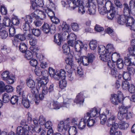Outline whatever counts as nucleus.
<instances>
[{"label": "nucleus", "instance_id": "f257e3e1", "mask_svg": "<svg viewBox=\"0 0 135 135\" xmlns=\"http://www.w3.org/2000/svg\"><path fill=\"white\" fill-rule=\"evenodd\" d=\"M76 119L73 118L71 119L68 118L66 120L61 121L58 125L57 130L62 132L64 130L66 131L71 125H77Z\"/></svg>", "mask_w": 135, "mask_h": 135}, {"label": "nucleus", "instance_id": "f03ea898", "mask_svg": "<svg viewBox=\"0 0 135 135\" xmlns=\"http://www.w3.org/2000/svg\"><path fill=\"white\" fill-rule=\"evenodd\" d=\"M128 107L122 105L119 108V111L118 113V118L121 120L124 118L127 120L131 118L132 114L130 112H128Z\"/></svg>", "mask_w": 135, "mask_h": 135}, {"label": "nucleus", "instance_id": "7ed1b4c3", "mask_svg": "<svg viewBox=\"0 0 135 135\" xmlns=\"http://www.w3.org/2000/svg\"><path fill=\"white\" fill-rule=\"evenodd\" d=\"M75 49L76 51L74 56L76 60H78V62L79 63L81 61V59L83 56H81V50L84 47V45L82 41H80L77 40L75 42Z\"/></svg>", "mask_w": 135, "mask_h": 135}, {"label": "nucleus", "instance_id": "20e7f679", "mask_svg": "<svg viewBox=\"0 0 135 135\" xmlns=\"http://www.w3.org/2000/svg\"><path fill=\"white\" fill-rule=\"evenodd\" d=\"M105 47L102 45L99 46L98 52L100 55L99 58L102 61L107 62L111 59V54L107 52L105 50Z\"/></svg>", "mask_w": 135, "mask_h": 135}, {"label": "nucleus", "instance_id": "39448f33", "mask_svg": "<svg viewBox=\"0 0 135 135\" xmlns=\"http://www.w3.org/2000/svg\"><path fill=\"white\" fill-rule=\"evenodd\" d=\"M53 8H54V7H52V9L48 7H45L43 8V9L50 17V19L53 23L55 24H57L60 23V20L55 16V13L52 11Z\"/></svg>", "mask_w": 135, "mask_h": 135}, {"label": "nucleus", "instance_id": "423d86ee", "mask_svg": "<svg viewBox=\"0 0 135 135\" xmlns=\"http://www.w3.org/2000/svg\"><path fill=\"white\" fill-rule=\"evenodd\" d=\"M23 91L22 86L21 85L18 86L17 87V92L20 95H22V103L24 107L27 108L29 107L30 103L29 100L26 98L23 97Z\"/></svg>", "mask_w": 135, "mask_h": 135}, {"label": "nucleus", "instance_id": "0eeeda50", "mask_svg": "<svg viewBox=\"0 0 135 135\" xmlns=\"http://www.w3.org/2000/svg\"><path fill=\"white\" fill-rule=\"evenodd\" d=\"M118 95L116 94H112L110 100L112 103L114 105H117L119 103L123 100V95L122 92L119 91L117 92Z\"/></svg>", "mask_w": 135, "mask_h": 135}, {"label": "nucleus", "instance_id": "6e6552de", "mask_svg": "<svg viewBox=\"0 0 135 135\" xmlns=\"http://www.w3.org/2000/svg\"><path fill=\"white\" fill-rule=\"evenodd\" d=\"M8 71H5L1 74V78L3 80L9 84L13 83L14 82L15 77L13 75H10Z\"/></svg>", "mask_w": 135, "mask_h": 135}, {"label": "nucleus", "instance_id": "1a4fd4ad", "mask_svg": "<svg viewBox=\"0 0 135 135\" xmlns=\"http://www.w3.org/2000/svg\"><path fill=\"white\" fill-rule=\"evenodd\" d=\"M26 83L27 86L30 88H31V91L35 96L37 93V86L35 87V83L34 81L32 79L28 78L26 80Z\"/></svg>", "mask_w": 135, "mask_h": 135}, {"label": "nucleus", "instance_id": "9d476101", "mask_svg": "<svg viewBox=\"0 0 135 135\" xmlns=\"http://www.w3.org/2000/svg\"><path fill=\"white\" fill-rule=\"evenodd\" d=\"M49 80H47L44 83L43 81L41 83L39 84L38 87L37 88V93L40 91H42V93L44 95L47 94L48 91V89L47 86V84L48 83Z\"/></svg>", "mask_w": 135, "mask_h": 135}, {"label": "nucleus", "instance_id": "9b49d317", "mask_svg": "<svg viewBox=\"0 0 135 135\" xmlns=\"http://www.w3.org/2000/svg\"><path fill=\"white\" fill-rule=\"evenodd\" d=\"M126 25L131 27V29L132 31V33H134L135 32V21L134 18L132 17L128 16H127Z\"/></svg>", "mask_w": 135, "mask_h": 135}, {"label": "nucleus", "instance_id": "f8f14e48", "mask_svg": "<svg viewBox=\"0 0 135 135\" xmlns=\"http://www.w3.org/2000/svg\"><path fill=\"white\" fill-rule=\"evenodd\" d=\"M42 28L43 31L45 33H50L52 34L55 33L56 28L54 26L52 28H51L48 24L45 23L42 26Z\"/></svg>", "mask_w": 135, "mask_h": 135}, {"label": "nucleus", "instance_id": "ddd939ff", "mask_svg": "<svg viewBox=\"0 0 135 135\" xmlns=\"http://www.w3.org/2000/svg\"><path fill=\"white\" fill-rule=\"evenodd\" d=\"M106 0H105V1ZM104 0H97L98 4V10L100 13L103 15L107 12L106 9L103 6V2Z\"/></svg>", "mask_w": 135, "mask_h": 135}, {"label": "nucleus", "instance_id": "4468645a", "mask_svg": "<svg viewBox=\"0 0 135 135\" xmlns=\"http://www.w3.org/2000/svg\"><path fill=\"white\" fill-rule=\"evenodd\" d=\"M43 5V0H33L31 8L33 10L37 9H38V6L42 7Z\"/></svg>", "mask_w": 135, "mask_h": 135}, {"label": "nucleus", "instance_id": "2eb2a0df", "mask_svg": "<svg viewBox=\"0 0 135 135\" xmlns=\"http://www.w3.org/2000/svg\"><path fill=\"white\" fill-rule=\"evenodd\" d=\"M100 109L98 108L94 107L90 109L89 112V115L90 117H93L96 116L97 117H98L100 115Z\"/></svg>", "mask_w": 135, "mask_h": 135}, {"label": "nucleus", "instance_id": "dca6fc26", "mask_svg": "<svg viewBox=\"0 0 135 135\" xmlns=\"http://www.w3.org/2000/svg\"><path fill=\"white\" fill-rule=\"evenodd\" d=\"M117 118L115 115H112L108 117L107 122V125L108 127H110L111 125L115 124H118L117 121Z\"/></svg>", "mask_w": 135, "mask_h": 135}, {"label": "nucleus", "instance_id": "f3484780", "mask_svg": "<svg viewBox=\"0 0 135 135\" xmlns=\"http://www.w3.org/2000/svg\"><path fill=\"white\" fill-rule=\"evenodd\" d=\"M84 101L83 94L81 92L78 94L74 102L77 104H81L83 103Z\"/></svg>", "mask_w": 135, "mask_h": 135}, {"label": "nucleus", "instance_id": "a211bd4d", "mask_svg": "<svg viewBox=\"0 0 135 135\" xmlns=\"http://www.w3.org/2000/svg\"><path fill=\"white\" fill-rule=\"evenodd\" d=\"M89 115V113H86L85 114L84 116L85 118H87L88 117V119L87 118V119L86 120V123H87L88 127H90L94 125L95 123V121L94 119H91L92 117H90Z\"/></svg>", "mask_w": 135, "mask_h": 135}, {"label": "nucleus", "instance_id": "6ab92c4d", "mask_svg": "<svg viewBox=\"0 0 135 135\" xmlns=\"http://www.w3.org/2000/svg\"><path fill=\"white\" fill-rule=\"evenodd\" d=\"M116 13L115 9V7H111L108 13L107 18L110 20H112L115 17Z\"/></svg>", "mask_w": 135, "mask_h": 135}, {"label": "nucleus", "instance_id": "aec40b11", "mask_svg": "<svg viewBox=\"0 0 135 135\" xmlns=\"http://www.w3.org/2000/svg\"><path fill=\"white\" fill-rule=\"evenodd\" d=\"M91 4H92V3H90L88 1V2L86 3V4L85 5V7L87 8V10H88L86 11V12L91 15L94 14L95 12V10L93 8Z\"/></svg>", "mask_w": 135, "mask_h": 135}, {"label": "nucleus", "instance_id": "412c9836", "mask_svg": "<svg viewBox=\"0 0 135 135\" xmlns=\"http://www.w3.org/2000/svg\"><path fill=\"white\" fill-rule=\"evenodd\" d=\"M17 133L20 135H26L29 133L28 130L25 127L18 126L17 128Z\"/></svg>", "mask_w": 135, "mask_h": 135}, {"label": "nucleus", "instance_id": "4be33fe9", "mask_svg": "<svg viewBox=\"0 0 135 135\" xmlns=\"http://www.w3.org/2000/svg\"><path fill=\"white\" fill-rule=\"evenodd\" d=\"M87 117V118H88ZM87 118H85V116L84 118L81 119L80 120L79 122L78 125V128L80 130L83 129L86 126V121Z\"/></svg>", "mask_w": 135, "mask_h": 135}, {"label": "nucleus", "instance_id": "5701e85b", "mask_svg": "<svg viewBox=\"0 0 135 135\" xmlns=\"http://www.w3.org/2000/svg\"><path fill=\"white\" fill-rule=\"evenodd\" d=\"M63 51L64 54L66 55H68L69 56L73 54H74L73 52H70V49L68 44H64L62 46Z\"/></svg>", "mask_w": 135, "mask_h": 135}, {"label": "nucleus", "instance_id": "b1692460", "mask_svg": "<svg viewBox=\"0 0 135 135\" xmlns=\"http://www.w3.org/2000/svg\"><path fill=\"white\" fill-rule=\"evenodd\" d=\"M74 55V54H72L71 55L68 56V57H67V58L65 60L66 63L70 65V67H71V68L74 67V65L73 60Z\"/></svg>", "mask_w": 135, "mask_h": 135}, {"label": "nucleus", "instance_id": "393cba45", "mask_svg": "<svg viewBox=\"0 0 135 135\" xmlns=\"http://www.w3.org/2000/svg\"><path fill=\"white\" fill-rule=\"evenodd\" d=\"M63 39L61 34H56L54 36V42L58 45H60Z\"/></svg>", "mask_w": 135, "mask_h": 135}, {"label": "nucleus", "instance_id": "a878e982", "mask_svg": "<svg viewBox=\"0 0 135 135\" xmlns=\"http://www.w3.org/2000/svg\"><path fill=\"white\" fill-rule=\"evenodd\" d=\"M35 12H37L38 16L41 19V20H44L45 19L46 15V12L45 11L43 10H40L37 9Z\"/></svg>", "mask_w": 135, "mask_h": 135}, {"label": "nucleus", "instance_id": "bb28decb", "mask_svg": "<svg viewBox=\"0 0 135 135\" xmlns=\"http://www.w3.org/2000/svg\"><path fill=\"white\" fill-rule=\"evenodd\" d=\"M127 17L124 15L120 16L118 17L117 22L120 25H123L126 22Z\"/></svg>", "mask_w": 135, "mask_h": 135}, {"label": "nucleus", "instance_id": "cd10ccee", "mask_svg": "<svg viewBox=\"0 0 135 135\" xmlns=\"http://www.w3.org/2000/svg\"><path fill=\"white\" fill-rule=\"evenodd\" d=\"M105 50L107 51V52L110 54L115 51V49L113 45L111 44H109L107 45Z\"/></svg>", "mask_w": 135, "mask_h": 135}, {"label": "nucleus", "instance_id": "c85d7f7f", "mask_svg": "<svg viewBox=\"0 0 135 135\" xmlns=\"http://www.w3.org/2000/svg\"><path fill=\"white\" fill-rule=\"evenodd\" d=\"M69 2L68 8L70 10H74L77 7V2H75L73 0H70Z\"/></svg>", "mask_w": 135, "mask_h": 135}, {"label": "nucleus", "instance_id": "c756f323", "mask_svg": "<svg viewBox=\"0 0 135 135\" xmlns=\"http://www.w3.org/2000/svg\"><path fill=\"white\" fill-rule=\"evenodd\" d=\"M77 7H79L78 12L81 14H83L85 13V9L83 5V2L81 3L77 2Z\"/></svg>", "mask_w": 135, "mask_h": 135}, {"label": "nucleus", "instance_id": "7c9ffc66", "mask_svg": "<svg viewBox=\"0 0 135 135\" xmlns=\"http://www.w3.org/2000/svg\"><path fill=\"white\" fill-rule=\"evenodd\" d=\"M120 55L119 53H117L115 51L113 52L111 54V59L112 61L115 62L118 59H120Z\"/></svg>", "mask_w": 135, "mask_h": 135}, {"label": "nucleus", "instance_id": "2f4dec72", "mask_svg": "<svg viewBox=\"0 0 135 135\" xmlns=\"http://www.w3.org/2000/svg\"><path fill=\"white\" fill-rule=\"evenodd\" d=\"M73 101V100L71 99L68 98L64 99L63 104L62 105V107H65L67 108L69 107L70 104Z\"/></svg>", "mask_w": 135, "mask_h": 135}, {"label": "nucleus", "instance_id": "473e14b6", "mask_svg": "<svg viewBox=\"0 0 135 135\" xmlns=\"http://www.w3.org/2000/svg\"><path fill=\"white\" fill-rule=\"evenodd\" d=\"M124 6L123 12L124 15L127 16L130 15L131 13V9L129 7L128 4L124 3Z\"/></svg>", "mask_w": 135, "mask_h": 135}, {"label": "nucleus", "instance_id": "72a5a7b5", "mask_svg": "<svg viewBox=\"0 0 135 135\" xmlns=\"http://www.w3.org/2000/svg\"><path fill=\"white\" fill-rule=\"evenodd\" d=\"M2 28H0V38L2 39H6L8 36V33L5 30Z\"/></svg>", "mask_w": 135, "mask_h": 135}, {"label": "nucleus", "instance_id": "f704fd0d", "mask_svg": "<svg viewBox=\"0 0 135 135\" xmlns=\"http://www.w3.org/2000/svg\"><path fill=\"white\" fill-rule=\"evenodd\" d=\"M131 58L128 57H125L124 58V63L127 66L134 65L135 66V61L132 62Z\"/></svg>", "mask_w": 135, "mask_h": 135}, {"label": "nucleus", "instance_id": "c9c22d12", "mask_svg": "<svg viewBox=\"0 0 135 135\" xmlns=\"http://www.w3.org/2000/svg\"><path fill=\"white\" fill-rule=\"evenodd\" d=\"M128 126V123L122 121L119 123L118 127L121 129L124 130L127 129Z\"/></svg>", "mask_w": 135, "mask_h": 135}, {"label": "nucleus", "instance_id": "e433bc0d", "mask_svg": "<svg viewBox=\"0 0 135 135\" xmlns=\"http://www.w3.org/2000/svg\"><path fill=\"white\" fill-rule=\"evenodd\" d=\"M68 132L69 135H76L77 133V128L74 126L70 127Z\"/></svg>", "mask_w": 135, "mask_h": 135}, {"label": "nucleus", "instance_id": "4c0bfd02", "mask_svg": "<svg viewBox=\"0 0 135 135\" xmlns=\"http://www.w3.org/2000/svg\"><path fill=\"white\" fill-rule=\"evenodd\" d=\"M89 45L90 49L93 50L96 49L97 46V42L95 40H92L90 41Z\"/></svg>", "mask_w": 135, "mask_h": 135}, {"label": "nucleus", "instance_id": "58836bf2", "mask_svg": "<svg viewBox=\"0 0 135 135\" xmlns=\"http://www.w3.org/2000/svg\"><path fill=\"white\" fill-rule=\"evenodd\" d=\"M19 48L20 51L24 53L26 51L27 49V46L26 44L24 43H21L20 45Z\"/></svg>", "mask_w": 135, "mask_h": 135}, {"label": "nucleus", "instance_id": "ea45409f", "mask_svg": "<svg viewBox=\"0 0 135 135\" xmlns=\"http://www.w3.org/2000/svg\"><path fill=\"white\" fill-rule=\"evenodd\" d=\"M112 126L109 131V133L110 135H113L116 132L118 127V124H115Z\"/></svg>", "mask_w": 135, "mask_h": 135}, {"label": "nucleus", "instance_id": "a19ab883", "mask_svg": "<svg viewBox=\"0 0 135 135\" xmlns=\"http://www.w3.org/2000/svg\"><path fill=\"white\" fill-rule=\"evenodd\" d=\"M109 74L113 77L116 78L117 76L118 73L117 69L115 67L110 69Z\"/></svg>", "mask_w": 135, "mask_h": 135}, {"label": "nucleus", "instance_id": "79ce46f5", "mask_svg": "<svg viewBox=\"0 0 135 135\" xmlns=\"http://www.w3.org/2000/svg\"><path fill=\"white\" fill-rule=\"evenodd\" d=\"M24 57L26 59L30 60L33 58V55L32 52L30 51L27 50L25 52Z\"/></svg>", "mask_w": 135, "mask_h": 135}, {"label": "nucleus", "instance_id": "37998d69", "mask_svg": "<svg viewBox=\"0 0 135 135\" xmlns=\"http://www.w3.org/2000/svg\"><path fill=\"white\" fill-rule=\"evenodd\" d=\"M18 97L16 95H14L12 97L10 100V103L12 105H15L18 103Z\"/></svg>", "mask_w": 135, "mask_h": 135}, {"label": "nucleus", "instance_id": "c03bdc74", "mask_svg": "<svg viewBox=\"0 0 135 135\" xmlns=\"http://www.w3.org/2000/svg\"><path fill=\"white\" fill-rule=\"evenodd\" d=\"M9 36H10L13 37L16 33V30L13 26H9L8 27Z\"/></svg>", "mask_w": 135, "mask_h": 135}, {"label": "nucleus", "instance_id": "a18cd8bd", "mask_svg": "<svg viewBox=\"0 0 135 135\" xmlns=\"http://www.w3.org/2000/svg\"><path fill=\"white\" fill-rule=\"evenodd\" d=\"M25 33L24 32L23 33H20L16 35L15 36V38L16 39H18L22 41L25 40Z\"/></svg>", "mask_w": 135, "mask_h": 135}, {"label": "nucleus", "instance_id": "49530a36", "mask_svg": "<svg viewBox=\"0 0 135 135\" xmlns=\"http://www.w3.org/2000/svg\"><path fill=\"white\" fill-rule=\"evenodd\" d=\"M62 28L63 31L68 33V31L69 28V26L66 24V22H63L62 25Z\"/></svg>", "mask_w": 135, "mask_h": 135}, {"label": "nucleus", "instance_id": "de8ad7c7", "mask_svg": "<svg viewBox=\"0 0 135 135\" xmlns=\"http://www.w3.org/2000/svg\"><path fill=\"white\" fill-rule=\"evenodd\" d=\"M59 86L60 88L62 89L66 87L67 82L65 79H63L59 81Z\"/></svg>", "mask_w": 135, "mask_h": 135}, {"label": "nucleus", "instance_id": "09e8293b", "mask_svg": "<svg viewBox=\"0 0 135 135\" xmlns=\"http://www.w3.org/2000/svg\"><path fill=\"white\" fill-rule=\"evenodd\" d=\"M10 97L8 94L6 93H4L2 95V99L4 103H6L10 100Z\"/></svg>", "mask_w": 135, "mask_h": 135}, {"label": "nucleus", "instance_id": "8fccbe9b", "mask_svg": "<svg viewBox=\"0 0 135 135\" xmlns=\"http://www.w3.org/2000/svg\"><path fill=\"white\" fill-rule=\"evenodd\" d=\"M11 23V20L8 17H5L3 20V24L5 26L9 27L10 26V25Z\"/></svg>", "mask_w": 135, "mask_h": 135}, {"label": "nucleus", "instance_id": "3c124183", "mask_svg": "<svg viewBox=\"0 0 135 135\" xmlns=\"http://www.w3.org/2000/svg\"><path fill=\"white\" fill-rule=\"evenodd\" d=\"M32 33L35 36L38 37L41 33V32L39 29L33 28L32 29Z\"/></svg>", "mask_w": 135, "mask_h": 135}, {"label": "nucleus", "instance_id": "603ef678", "mask_svg": "<svg viewBox=\"0 0 135 135\" xmlns=\"http://www.w3.org/2000/svg\"><path fill=\"white\" fill-rule=\"evenodd\" d=\"M130 86L129 83L127 81L125 80L122 81V86L123 90L128 89Z\"/></svg>", "mask_w": 135, "mask_h": 135}, {"label": "nucleus", "instance_id": "864d4df0", "mask_svg": "<svg viewBox=\"0 0 135 135\" xmlns=\"http://www.w3.org/2000/svg\"><path fill=\"white\" fill-rule=\"evenodd\" d=\"M80 62H82L84 65L87 66L90 63L88 61V59L86 56H83L81 59Z\"/></svg>", "mask_w": 135, "mask_h": 135}, {"label": "nucleus", "instance_id": "5fc2aeb1", "mask_svg": "<svg viewBox=\"0 0 135 135\" xmlns=\"http://www.w3.org/2000/svg\"><path fill=\"white\" fill-rule=\"evenodd\" d=\"M86 57L88 59L89 62L90 63H91L93 62L95 58L94 55L91 53L88 54L87 56Z\"/></svg>", "mask_w": 135, "mask_h": 135}, {"label": "nucleus", "instance_id": "6e6d98bb", "mask_svg": "<svg viewBox=\"0 0 135 135\" xmlns=\"http://www.w3.org/2000/svg\"><path fill=\"white\" fill-rule=\"evenodd\" d=\"M66 69L68 73V76L69 78V80L70 81L72 80L73 79V76H72V73L73 72L72 69L70 68V69L69 70L66 67Z\"/></svg>", "mask_w": 135, "mask_h": 135}, {"label": "nucleus", "instance_id": "4d7b16f0", "mask_svg": "<svg viewBox=\"0 0 135 135\" xmlns=\"http://www.w3.org/2000/svg\"><path fill=\"white\" fill-rule=\"evenodd\" d=\"M131 74L128 72L124 71L123 76L124 79L126 80H129L131 79Z\"/></svg>", "mask_w": 135, "mask_h": 135}, {"label": "nucleus", "instance_id": "13d9d810", "mask_svg": "<svg viewBox=\"0 0 135 135\" xmlns=\"http://www.w3.org/2000/svg\"><path fill=\"white\" fill-rule=\"evenodd\" d=\"M53 109H60L61 107H62V105L59 103L57 101H53Z\"/></svg>", "mask_w": 135, "mask_h": 135}, {"label": "nucleus", "instance_id": "bf43d9fd", "mask_svg": "<svg viewBox=\"0 0 135 135\" xmlns=\"http://www.w3.org/2000/svg\"><path fill=\"white\" fill-rule=\"evenodd\" d=\"M12 23L14 25H17L20 23V20L17 17H14L12 18Z\"/></svg>", "mask_w": 135, "mask_h": 135}, {"label": "nucleus", "instance_id": "052dcab7", "mask_svg": "<svg viewBox=\"0 0 135 135\" xmlns=\"http://www.w3.org/2000/svg\"><path fill=\"white\" fill-rule=\"evenodd\" d=\"M61 79H65L66 77L65 72L64 70L61 69L60 70L57 71Z\"/></svg>", "mask_w": 135, "mask_h": 135}, {"label": "nucleus", "instance_id": "680f3d73", "mask_svg": "<svg viewBox=\"0 0 135 135\" xmlns=\"http://www.w3.org/2000/svg\"><path fill=\"white\" fill-rule=\"evenodd\" d=\"M14 88L11 86L9 85L5 86L4 91L8 93H11L13 91Z\"/></svg>", "mask_w": 135, "mask_h": 135}, {"label": "nucleus", "instance_id": "e2e57ef3", "mask_svg": "<svg viewBox=\"0 0 135 135\" xmlns=\"http://www.w3.org/2000/svg\"><path fill=\"white\" fill-rule=\"evenodd\" d=\"M30 23L25 22L23 23L22 26L23 30L25 31L30 30Z\"/></svg>", "mask_w": 135, "mask_h": 135}, {"label": "nucleus", "instance_id": "0e129e2a", "mask_svg": "<svg viewBox=\"0 0 135 135\" xmlns=\"http://www.w3.org/2000/svg\"><path fill=\"white\" fill-rule=\"evenodd\" d=\"M0 49L2 51L7 53H9L10 51V48L4 45H1L0 47Z\"/></svg>", "mask_w": 135, "mask_h": 135}, {"label": "nucleus", "instance_id": "69168bd1", "mask_svg": "<svg viewBox=\"0 0 135 135\" xmlns=\"http://www.w3.org/2000/svg\"><path fill=\"white\" fill-rule=\"evenodd\" d=\"M100 122L101 124H105L106 121L107 117L104 114L100 115Z\"/></svg>", "mask_w": 135, "mask_h": 135}, {"label": "nucleus", "instance_id": "338daca9", "mask_svg": "<svg viewBox=\"0 0 135 135\" xmlns=\"http://www.w3.org/2000/svg\"><path fill=\"white\" fill-rule=\"evenodd\" d=\"M42 71L39 67H35V72L36 74L38 76H40L42 74Z\"/></svg>", "mask_w": 135, "mask_h": 135}, {"label": "nucleus", "instance_id": "774afa93", "mask_svg": "<svg viewBox=\"0 0 135 135\" xmlns=\"http://www.w3.org/2000/svg\"><path fill=\"white\" fill-rule=\"evenodd\" d=\"M71 26L73 30L75 31H78L79 29L78 24L76 22H73L71 23Z\"/></svg>", "mask_w": 135, "mask_h": 135}]
</instances>
